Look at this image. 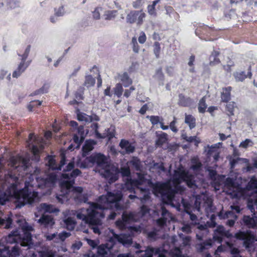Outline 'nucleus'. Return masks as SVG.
I'll use <instances>...</instances> for the list:
<instances>
[{
  "mask_svg": "<svg viewBox=\"0 0 257 257\" xmlns=\"http://www.w3.org/2000/svg\"><path fill=\"white\" fill-rule=\"evenodd\" d=\"M47 165L49 171L45 175L44 177H37L36 173L39 171L36 170L34 174L27 175L29 180L25 182V187L21 190H18L16 186L20 182V174H16L15 170L22 168L24 171H26L28 167L29 160L21 156L12 157L10 159V165L13 168L14 170L9 172L5 174V180L0 189V206L4 205L7 201L11 198L16 200V207L21 208L25 204H32L38 201L39 197L37 192L29 190V186H33L32 181L36 179L37 186L39 188H51L53 187L57 180V176L54 171L61 170L62 167L65 163V158L62 156L60 165L57 166L54 158L51 156L48 157Z\"/></svg>",
  "mask_w": 257,
  "mask_h": 257,
  "instance_id": "nucleus-1",
  "label": "nucleus"
},
{
  "mask_svg": "<svg viewBox=\"0 0 257 257\" xmlns=\"http://www.w3.org/2000/svg\"><path fill=\"white\" fill-rule=\"evenodd\" d=\"M121 198L122 194L119 191L108 192L107 195L100 196L97 203H90L89 208L78 210L77 218L87 224L95 233L100 234L101 219L104 217L105 211L109 208L114 209L116 211L123 209L119 202Z\"/></svg>",
  "mask_w": 257,
  "mask_h": 257,
  "instance_id": "nucleus-2",
  "label": "nucleus"
},
{
  "mask_svg": "<svg viewBox=\"0 0 257 257\" xmlns=\"http://www.w3.org/2000/svg\"><path fill=\"white\" fill-rule=\"evenodd\" d=\"M181 183H184L190 188L195 186L194 176L189 174L182 166L174 171L171 179L164 183H156L154 187V193L156 196L161 197L165 203L174 205L175 194L181 193L184 190V188L180 185Z\"/></svg>",
  "mask_w": 257,
  "mask_h": 257,
  "instance_id": "nucleus-3",
  "label": "nucleus"
},
{
  "mask_svg": "<svg viewBox=\"0 0 257 257\" xmlns=\"http://www.w3.org/2000/svg\"><path fill=\"white\" fill-rule=\"evenodd\" d=\"M74 167V160L69 162L66 168L64 169L65 173L62 174V180L60 183L61 194L57 196L58 200L61 203H63L67 200L69 198H73L78 202H86V198L82 194L83 189L81 187L73 186L74 183V178L81 174V171L78 169H74L70 173L67 172L71 171Z\"/></svg>",
  "mask_w": 257,
  "mask_h": 257,
  "instance_id": "nucleus-4",
  "label": "nucleus"
},
{
  "mask_svg": "<svg viewBox=\"0 0 257 257\" xmlns=\"http://www.w3.org/2000/svg\"><path fill=\"white\" fill-rule=\"evenodd\" d=\"M224 190L232 198L245 199L248 196L247 207L252 213H257V179L252 177L246 188L243 189L232 178L226 179Z\"/></svg>",
  "mask_w": 257,
  "mask_h": 257,
  "instance_id": "nucleus-5",
  "label": "nucleus"
},
{
  "mask_svg": "<svg viewBox=\"0 0 257 257\" xmlns=\"http://www.w3.org/2000/svg\"><path fill=\"white\" fill-rule=\"evenodd\" d=\"M88 161L96 165L97 171L109 183L113 182L117 179L118 170L108 163L106 157L103 154H92L88 158Z\"/></svg>",
  "mask_w": 257,
  "mask_h": 257,
  "instance_id": "nucleus-6",
  "label": "nucleus"
},
{
  "mask_svg": "<svg viewBox=\"0 0 257 257\" xmlns=\"http://www.w3.org/2000/svg\"><path fill=\"white\" fill-rule=\"evenodd\" d=\"M18 222L21 223L20 224L21 228L13 231L5 238L2 239L0 241L2 244H5V242L7 244L18 243L23 246H30L32 243L31 232L33 230V228L25 220H20Z\"/></svg>",
  "mask_w": 257,
  "mask_h": 257,
  "instance_id": "nucleus-7",
  "label": "nucleus"
},
{
  "mask_svg": "<svg viewBox=\"0 0 257 257\" xmlns=\"http://www.w3.org/2000/svg\"><path fill=\"white\" fill-rule=\"evenodd\" d=\"M148 212L149 209L145 205H143L141 208V213H139L138 216H140V214L144 216ZM138 218V215L133 212L127 213L124 212L122 215L121 219L117 220L115 224L116 226L120 229L128 228L132 235H134L136 234L141 232L142 227L140 226H130L128 224L137 221Z\"/></svg>",
  "mask_w": 257,
  "mask_h": 257,
  "instance_id": "nucleus-8",
  "label": "nucleus"
},
{
  "mask_svg": "<svg viewBox=\"0 0 257 257\" xmlns=\"http://www.w3.org/2000/svg\"><path fill=\"white\" fill-rule=\"evenodd\" d=\"M138 179L131 180L130 185L133 187H135L134 193L139 195L138 197L135 195H130L129 198L133 199L136 198L140 199L142 204H144L147 203L150 199V193L146 189L143 188L141 186L146 183H149V181L145 179L144 175L140 173H137Z\"/></svg>",
  "mask_w": 257,
  "mask_h": 257,
  "instance_id": "nucleus-9",
  "label": "nucleus"
},
{
  "mask_svg": "<svg viewBox=\"0 0 257 257\" xmlns=\"http://www.w3.org/2000/svg\"><path fill=\"white\" fill-rule=\"evenodd\" d=\"M144 257H187L182 254L180 248L175 247L172 249L169 253L166 250L164 252H162V249L160 248L148 247L144 254ZM118 257H130L128 254H119Z\"/></svg>",
  "mask_w": 257,
  "mask_h": 257,
  "instance_id": "nucleus-10",
  "label": "nucleus"
},
{
  "mask_svg": "<svg viewBox=\"0 0 257 257\" xmlns=\"http://www.w3.org/2000/svg\"><path fill=\"white\" fill-rule=\"evenodd\" d=\"M195 209L198 212L201 208H204L208 217L209 213L212 212L214 209L212 205V199L206 194L202 193L196 196L194 203Z\"/></svg>",
  "mask_w": 257,
  "mask_h": 257,
  "instance_id": "nucleus-11",
  "label": "nucleus"
},
{
  "mask_svg": "<svg viewBox=\"0 0 257 257\" xmlns=\"http://www.w3.org/2000/svg\"><path fill=\"white\" fill-rule=\"evenodd\" d=\"M27 143L34 156V159L38 161V155L40 151L43 148V139L34 137L33 134H30Z\"/></svg>",
  "mask_w": 257,
  "mask_h": 257,
  "instance_id": "nucleus-12",
  "label": "nucleus"
},
{
  "mask_svg": "<svg viewBox=\"0 0 257 257\" xmlns=\"http://www.w3.org/2000/svg\"><path fill=\"white\" fill-rule=\"evenodd\" d=\"M112 247L111 244H102L98 247V255H96L94 252L90 251L82 257H110L111 254V249Z\"/></svg>",
  "mask_w": 257,
  "mask_h": 257,
  "instance_id": "nucleus-13",
  "label": "nucleus"
},
{
  "mask_svg": "<svg viewBox=\"0 0 257 257\" xmlns=\"http://www.w3.org/2000/svg\"><path fill=\"white\" fill-rule=\"evenodd\" d=\"M146 16V14L143 11H133L127 15L126 21L127 23H136L137 25L140 26L143 24Z\"/></svg>",
  "mask_w": 257,
  "mask_h": 257,
  "instance_id": "nucleus-14",
  "label": "nucleus"
},
{
  "mask_svg": "<svg viewBox=\"0 0 257 257\" xmlns=\"http://www.w3.org/2000/svg\"><path fill=\"white\" fill-rule=\"evenodd\" d=\"M237 156L236 151L234 150L233 156L228 157L231 169H233L237 164H245L246 167L244 168V170H245L246 172L250 171L252 167L249 165V161L246 159L238 158Z\"/></svg>",
  "mask_w": 257,
  "mask_h": 257,
  "instance_id": "nucleus-15",
  "label": "nucleus"
},
{
  "mask_svg": "<svg viewBox=\"0 0 257 257\" xmlns=\"http://www.w3.org/2000/svg\"><path fill=\"white\" fill-rule=\"evenodd\" d=\"M230 208L231 209V211H228L225 213H223V211H221L218 214V216L221 219L231 218L232 219H229L227 221V224L229 226H232L234 224L235 219L236 218V216L234 215L233 211H235L236 213H239L240 208L238 206L233 205H231Z\"/></svg>",
  "mask_w": 257,
  "mask_h": 257,
  "instance_id": "nucleus-16",
  "label": "nucleus"
},
{
  "mask_svg": "<svg viewBox=\"0 0 257 257\" xmlns=\"http://www.w3.org/2000/svg\"><path fill=\"white\" fill-rule=\"evenodd\" d=\"M215 217L216 216L214 214H211L210 220L207 221L206 224H199L198 225L197 228L201 231L200 233L196 234V237L198 239L202 240L203 236L208 233V227H213L216 225V222H215Z\"/></svg>",
  "mask_w": 257,
  "mask_h": 257,
  "instance_id": "nucleus-17",
  "label": "nucleus"
},
{
  "mask_svg": "<svg viewBox=\"0 0 257 257\" xmlns=\"http://www.w3.org/2000/svg\"><path fill=\"white\" fill-rule=\"evenodd\" d=\"M70 235V232L63 231L59 233L57 232L53 233H46L45 234L44 237L48 241H53L55 243H60L64 241Z\"/></svg>",
  "mask_w": 257,
  "mask_h": 257,
  "instance_id": "nucleus-18",
  "label": "nucleus"
},
{
  "mask_svg": "<svg viewBox=\"0 0 257 257\" xmlns=\"http://www.w3.org/2000/svg\"><path fill=\"white\" fill-rule=\"evenodd\" d=\"M70 125L76 129L77 133L74 134L73 140L75 143L77 144L78 147L80 144L83 141L87 132H85L84 127L80 126L77 128V123L74 121H71Z\"/></svg>",
  "mask_w": 257,
  "mask_h": 257,
  "instance_id": "nucleus-19",
  "label": "nucleus"
},
{
  "mask_svg": "<svg viewBox=\"0 0 257 257\" xmlns=\"http://www.w3.org/2000/svg\"><path fill=\"white\" fill-rule=\"evenodd\" d=\"M222 143H218L210 146H207L205 148V152L206 153V155L209 158L212 157L214 162H217L219 160L220 153L219 149Z\"/></svg>",
  "mask_w": 257,
  "mask_h": 257,
  "instance_id": "nucleus-20",
  "label": "nucleus"
},
{
  "mask_svg": "<svg viewBox=\"0 0 257 257\" xmlns=\"http://www.w3.org/2000/svg\"><path fill=\"white\" fill-rule=\"evenodd\" d=\"M19 254V248L15 245L11 251L6 244H2L0 242V257H16Z\"/></svg>",
  "mask_w": 257,
  "mask_h": 257,
  "instance_id": "nucleus-21",
  "label": "nucleus"
},
{
  "mask_svg": "<svg viewBox=\"0 0 257 257\" xmlns=\"http://www.w3.org/2000/svg\"><path fill=\"white\" fill-rule=\"evenodd\" d=\"M236 238L243 240V245L248 248L251 243L253 242L256 239L254 236L248 232L240 231L235 234Z\"/></svg>",
  "mask_w": 257,
  "mask_h": 257,
  "instance_id": "nucleus-22",
  "label": "nucleus"
},
{
  "mask_svg": "<svg viewBox=\"0 0 257 257\" xmlns=\"http://www.w3.org/2000/svg\"><path fill=\"white\" fill-rule=\"evenodd\" d=\"M231 236V234L228 230H226L223 226L219 225L214 231L213 238L215 240L220 243L223 238H229Z\"/></svg>",
  "mask_w": 257,
  "mask_h": 257,
  "instance_id": "nucleus-23",
  "label": "nucleus"
},
{
  "mask_svg": "<svg viewBox=\"0 0 257 257\" xmlns=\"http://www.w3.org/2000/svg\"><path fill=\"white\" fill-rule=\"evenodd\" d=\"M119 146L121 148L120 153L122 155L132 153L135 149V147L132 143L123 139L120 141Z\"/></svg>",
  "mask_w": 257,
  "mask_h": 257,
  "instance_id": "nucleus-24",
  "label": "nucleus"
},
{
  "mask_svg": "<svg viewBox=\"0 0 257 257\" xmlns=\"http://www.w3.org/2000/svg\"><path fill=\"white\" fill-rule=\"evenodd\" d=\"M161 209L162 217L157 220V223L159 226H163L165 224L166 222H169L172 220L173 218L164 207L162 206Z\"/></svg>",
  "mask_w": 257,
  "mask_h": 257,
  "instance_id": "nucleus-25",
  "label": "nucleus"
},
{
  "mask_svg": "<svg viewBox=\"0 0 257 257\" xmlns=\"http://www.w3.org/2000/svg\"><path fill=\"white\" fill-rule=\"evenodd\" d=\"M38 222L47 228H52L55 224L54 220L51 216L44 214L38 220Z\"/></svg>",
  "mask_w": 257,
  "mask_h": 257,
  "instance_id": "nucleus-26",
  "label": "nucleus"
},
{
  "mask_svg": "<svg viewBox=\"0 0 257 257\" xmlns=\"http://www.w3.org/2000/svg\"><path fill=\"white\" fill-rule=\"evenodd\" d=\"M111 231L114 238L116 239L119 242L122 243L124 245H128L132 243V238L130 235L125 234H121L118 235L115 234L112 230Z\"/></svg>",
  "mask_w": 257,
  "mask_h": 257,
  "instance_id": "nucleus-27",
  "label": "nucleus"
},
{
  "mask_svg": "<svg viewBox=\"0 0 257 257\" xmlns=\"http://www.w3.org/2000/svg\"><path fill=\"white\" fill-rule=\"evenodd\" d=\"M38 211L42 215L45 213L56 212L58 210L52 205L41 203L37 207Z\"/></svg>",
  "mask_w": 257,
  "mask_h": 257,
  "instance_id": "nucleus-28",
  "label": "nucleus"
},
{
  "mask_svg": "<svg viewBox=\"0 0 257 257\" xmlns=\"http://www.w3.org/2000/svg\"><path fill=\"white\" fill-rule=\"evenodd\" d=\"M115 79L118 81H121L123 86L125 87H128L129 85L132 84L133 81L130 78L127 73L122 72L118 74L115 77Z\"/></svg>",
  "mask_w": 257,
  "mask_h": 257,
  "instance_id": "nucleus-29",
  "label": "nucleus"
},
{
  "mask_svg": "<svg viewBox=\"0 0 257 257\" xmlns=\"http://www.w3.org/2000/svg\"><path fill=\"white\" fill-rule=\"evenodd\" d=\"M92 127L94 129H95L96 135L97 137H98V138H104L107 137L109 139H110L113 138L114 136V134L112 132L113 131V129H112L111 130L108 129L107 131H106L105 133H104L102 135H101V134L99 133L97 131V123H92Z\"/></svg>",
  "mask_w": 257,
  "mask_h": 257,
  "instance_id": "nucleus-30",
  "label": "nucleus"
},
{
  "mask_svg": "<svg viewBox=\"0 0 257 257\" xmlns=\"http://www.w3.org/2000/svg\"><path fill=\"white\" fill-rule=\"evenodd\" d=\"M243 221L245 224L249 228L257 227V218L256 217H251L249 216H245Z\"/></svg>",
  "mask_w": 257,
  "mask_h": 257,
  "instance_id": "nucleus-31",
  "label": "nucleus"
},
{
  "mask_svg": "<svg viewBox=\"0 0 257 257\" xmlns=\"http://www.w3.org/2000/svg\"><path fill=\"white\" fill-rule=\"evenodd\" d=\"M95 144L94 141H86L82 148L83 156H86L89 152L91 151Z\"/></svg>",
  "mask_w": 257,
  "mask_h": 257,
  "instance_id": "nucleus-32",
  "label": "nucleus"
},
{
  "mask_svg": "<svg viewBox=\"0 0 257 257\" xmlns=\"http://www.w3.org/2000/svg\"><path fill=\"white\" fill-rule=\"evenodd\" d=\"M12 224V219L10 217H3L2 211H0V226L9 228Z\"/></svg>",
  "mask_w": 257,
  "mask_h": 257,
  "instance_id": "nucleus-33",
  "label": "nucleus"
},
{
  "mask_svg": "<svg viewBox=\"0 0 257 257\" xmlns=\"http://www.w3.org/2000/svg\"><path fill=\"white\" fill-rule=\"evenodd\" d=\"M212 246V240L209 239L202 243H198L196 247L198 251L202 252L204 250L210 248Z\"/></svg>",
  "mask_w": 257,
  "mask_h": 257,
  "instance_id": "nucleus-34",
  "label": "nucleus"
},
{
  "mask_svg": "<svg viewBox=\"0 0 257 257\" xmlns=\"http://www.w3.org/2000/svg\"><path fill=\"white\" fill-rule=\"evenodd\" d=\"M231 87H228L222 89L221 92V99L223 101L227 102L230 99Z\"/></svg>",
  "mask_w": 257,
  "mask_h": 257,
  "instance_id": "nucleus-35",
  "label": "nucleus"
},
{
  "mask_svg": "<svg viewBox=\"0 0 257 257\" xmlns=\"http://www.w3.org/2000/svg\"><path fill=\"white\" fill-rule=\"evenodd\" d=\"M117 15V11L116 10L106 11L103 14L105 20H112L114 19Z\"/></svg>",
  "mask_w": 257,
  "mask_h": 257,
  "instance_id": "nucleus-36",
  "label": "nucleus"
},
{
  "mask_svg": "<svg viewBox=\"0 0 257 257\" xmlns=\"http://www.w3.org/2000/svg\"><path fill=\"white\" fill-rule=\"evenodd\" d=\"M185 122L189 125L190 129L195 126V119L191 115H185Z\"/></svg>",
  "mask_w": 257,
  "mask_h": 257,
  "instance_id": "nucleus-37",
  "label": "nucleus"
},
{
  "mask_svg": "<svg viewBox=\"0 0 257 257\" xmlns=\"http://www.w3.org/2000/svg\"><path fill=\"white\" fill-rule=\"evenodd\" d=\"M236 107V106L234 102H229L226 104V110L227 114L229 116L234 115V110Z\"/></svg>",
  "mask_w": 257,
  "mask_h": 257,
  "instance_id": "nucleus-38",
  "label": "nucleus"
},
{
  "mask_svg": "<svg viewBox=\"0 0 257 257\" xmlns=\"http://www.w3.org/2000/svg\"><path fill=\"white\" fill-rule=\"evenodd\" d=\"M159 0H156L153 2L152 4L148 5L147 7L148 13L150 15L155 16L156 15V12L155 10V6L159 2Z\"/></svg>",
  "mask_w": 257,
  "mask_h": 257,
  "instance_id": "nucleus-39",
  "label": "nucleus"
},
{
  "mask_svg": "<svg viewBox=\"0 0 257 257\" xmlns=\"http://www.w3.org/2000/svg\"><path fill=\"white\" fill-rule=\"evenodd\" d=\"M64 222L67 229L70 230L74 229L75 226V221L73 218L68 217L64 220Z\"/></svg>",
  "mask_w": 257,
  "mask_h": 257,
  "instance_id": "nucleus-40",
  "label": "nucleus"
},
{
  "mask_svg": "<svg viewBox=\"0 0 257 257\" xmlns=\"http://www.w3.org/2000/svg\"><path fill=\"white\" fill-rule=\"evenodd\" d=\"M77 119L79 121L85 122H90L92 120L91 116L81 112L77 113Z\"/></svg>",
  "mask_w": 257,
  "mask_h": 257,
  "instance_id": "nucleus-41",
  "label": "nucleus"
},
{
  "mask_svg": "<svg viewBox=\"0 0 257 257\" xmlns=\"http://www.w3.org/2000/svg\"><path fill=\"white\" fill-rule=\"evenodd\" d=\"M201 166V163L199 161L197 157H193L191 159V168L194 171L198 170Z\"/></svg>",
  "mask_w": 257,
  "mask_h": 257,
  "instance_id": "nucleus-42",
  "label": "nucleus"
},
{
  "mask_svg": "<svg viewBox=\"0 0 257 257\" xmlns=\"http://www.w3.org/2000/svg\"><path fill=\"white\" fill-rule=\"evenodd\" d=\"M102 12V8L100 7H96L92 12V18L94 20H98L100 19V15Z\"/></svg>",
  "mask_w": 257,
  "mask_h": 257,
  "instance_id": "nucleus-43",
  "label": "nucleus"
},
{
  "mask_svg": "<svg viewBox=\"0 0 257 257\" xmlns=\"http://www.w3.org/2000/svg\"><path fill=\"white\" fill-rule=\"evenodd\" d=\"M206 97L204 96L199 101L198 103V110L200 113H204L207 108V105L205 103Z\"/></svg>",
  "mask_w": 257,
  "mask_h": 257,
  "instance_id": "nucleus-44",
  "label": "nucleus"
},
{
  "mask_svg": "<svg viewBox=\"0 0 257 257\" xmlns=\"http://www.w3.org/2000/svg\"><path fill=\"white\" fill-rule=\"evenodd\" d=\"M253 145V143L252 140L250 139H246L240 143L239 147L243 149H247L248 147H252Z\"/></svg>",
  "mask_w": 257,
  "mask_h": 257,
  "instance_id": "nucleus-45",
  "label": "nucleus"
},
{
  "mask_svg": "<svg viewBox=\"0 0 257 257\" xmlns=\"http://www.w3.org/2000/svg\"><path fill=\"white\" fill-rule=\"evenodd\" d=\"M123 90L122 84L118 83L114 88V94L118 97H120L122 94Z\"/></svg>",
  "mask_w": 257,
  "mask_h": 257,
  "instance_id": "nucleus-46",
  "label": "nucleus"
},
{
  "mask_svg": "<svg viewBox=\"0 0 257 257\" xmlns=\"http://www.w3.org/2000/svg\"><path fill=\"white\" fill-rule=\"evenodd\" d=\"M154 77L155 79L158 80V81H160L162 83V84H163V81L164 80V74L162 72V70L161 68H159L157 70H156L155 74L154 76Z\"/></svg>",
  "mask_w": 257,
  "mask_h": 257,
  "instance_id": "nucleus-47",
  "label": "nucleus"
},
{
  "mask_svg": "<svg viewBox=\"0 0 257 257\" xmlns=\"http://www.w3.org/2000/svg\"><path fill=\"white\" fill-rule=\"evenodd\" d=\"M218 53L216 52L212 53L210 57V64L215 65L219 63V60L217 58Z\"/></svg>",
  "mask_w": 257,
  "mask_h": 257,
  "instance_id": "nucleus-48",
  "label": "nucleus"
},
{
  "mask_svg": "<svg viewBox=\"0 0 257 257\" xmlns=\"http://www.w3.org/2000/svg\"><path fill=\"white\" fill-rule=\"evenodd\" d=\"M95 80L91 76L88 75L85 78L84 85L87 87H89L94 85Z\"/></svg>",
  "mask_w": 257,
  "mask_h": 257,
  "instance_id": "nucleus-49",
  "label": "nucleus"
},
{
  "mask_svg": "<svg viewBox=\"0 0 257 257\" xmlns=\"http://www.w3.org/2000/svg\"><path fill=\"white\" fill-rule=\"evenodd\" d=\"M30 65L29 62L24 61L21 60V62L18 65L17 68L23 73L26 70L27 67Z\"/></svg>",
  "mask_w": 257,
  "mask_h": 257,
  "instance_id": "nucleus-50",
  "label": "nucleus"
},
{
  "mask_svg": "<svg viewBox=\"0 0 257 257\" xmlns=\"http://www.w3.org/2000/svg\"><path fill=\"white\" fill-rule=\"evenodd\" d=\"M153 47L154 53L156 57L158 58L161 52L160 44L158 42H156L154 43Z\"/></svg>",
  "mask_w": 257,
  "mask_h": 257,
  "instance_id": "nucleus-51",
  "label": "nucleus"
},
{
  "mask_svg": "<svg viewBox=\"0 0 257 257\" xmlns=\"http://www.w3.org/2000/svg\"><path fill=\"white\" fill-rule=\"evenodd\" d=\"M131 45L132 46V48L134 52H135V53H138L140 51V46L138 45L137 38L136 37H134L132 38Z\"/></svg>",
  "mask_w": 257,
  "mask_h": 257,
  "instance_id": "nucleus-52",
  "label": "nucleus"
},
{
  "mask_svg": "<svg viewBox=\"0 0 257 257\" xmlns=\"http://www.w3.org/2000/svg\"><path fill=\"white\" fill-rule=\"evenodd\" d=\"M146 3V0H134L132 2V6L136 9H141Z\"/></svg>",
  "mask_w": 257,
  "mask_h": 257,
  "instance_id": "nucleus-53",
  "label": "nucleus"
},
{
  "mask_svg": "<svg viewBox=\"0 0 257 257\" xmlns=\"http://www.w3.org/2000/svg\"><path fill=\"white\" fill-rule=\"evenodd\" d=\"M40 255L41 257H56V252L52 250H48L40 252Z\"/></svg>",
  "mask_w": 257,
  "mask_h": 257,
  "instance_id": "nucleus-54",
  "label": "nucleus"
},
{
  "mask_svg": "<svg viewBox=\"0 0 257 257\" xmlns=\"http://www.w3.org/2000/svg\"><path fill=\"white\" fill-rule=\"evenodd\" d=\"M167 135L163 133L159 136L158 140L156 142V144L158 146H161L167 141Z\"/></svg>",
  "mask_w": 257,
  "mask_h": 257,
  "instance_id": "nucleus-55",
  "label": "nucleus"
},
{
  "mask_svg": "<svg viewBox=\"0 0 257 257\" xmlns=\"http://www.w3.org/2000/svg\"><path fill=\"white\" fill-rule=\"evenodd\" d=\"M226 243L230 248V251L233 255L232 257H241L238 254L239 250L237 248L232 247V244L228 242H227Z\"/></svg>",
  "mask_w": 257,
  "mask_h": 257,
  "instance_id": "nucleus-56",
  "label": "nucleus"
},
{
  "mask_svg": "<svg viewBox=\"0 0 257 257\" xmlns=\"http://www.w3.org/2000/svg\"><path fill=\"white\" fill-rule=\"evenodd\" d=\"M182 137L183 139L185 140L186 141L188 142H192L193 141H195L196 145H197V144L200 142L199 141L197 140V137L195 136L188 137L187 136L186 134H182Z\"/></svg>",
  "mask_w": 257,
  "mask_h": 257,
  "instance_id": "nucleus-57",
  "label": "nucleus"
},
{
  "mask_svg": "<svg viewBox=\"0 0 257 257\" xmlns=\"http://www.w3.org/2000/svg\"><path fill=\"white\" fill-rule=\"evenodd\" d=\"M195 62V56H191L189 58V61L188 62V65L190 67L189 71L191 73L195 72V69L194 67V63Z\"/></svg>",
  "mask_w": 257,
  "mask_h": 257,
  "instance_id": "nucleus-58",
  "label": "nucleus"
},
{
  "mask_svg": "<svg viewBox=\"0 0 257 257\" xmlns=\"http://www.w3.org/2000/svg\"><path fill=\"white\" fill-rule=\"evenodd\" d=\"M234 76L236 81H242L245 78H246V76L243 72H236L234 74Z\"/></svg>",
  "mask_w": 257,
  "mask_h": 257,
  "instance_id": "nucleus-59",
  "label": "nucleus"
},
{
  "mask_svg": "<svg viewBox=\"0 0 257 257\" xmlns=\"http://www.w3.org/2000/svg\"><path fill=\"white\" fill-rule=\"evenodd\" d=\"M7 5L11 9H14L20 6L18 0H7Z\"/></svg>",
  "mask_w": 257,
  "mask_h": 257,
  "instance_id": "nucleus-60",
  "label": "nucleus"
},
{
  "mask_svg": "<svg viewBox=\"0 0 257 257\" xmlns=\"http://www.w3.org/2000/svg\"><path fill=\"white\" fill-rule=\"evenodd\" d=\"M140 161L137 158H133L129 163L128 164L130 165H132L134 167H135L137 170H139L140 169Z\"/></svg>",
  "mask_w": 257,
  "mask_h": 257,
  "instance_id": "nucleus-61",
  "label": "nucleus"
},
{
  "mask_svg": "<svg viewBox=\"0 0 257 257\" xmlns=\"http://www.w3.org/2000/svg\"><path fill=\"white\" fill-rule=\"evenodd\" d=\"M147 117L148 119H149V120H150V121L153 125H155V124H158V123L161 122L160 121L161 118L158 116H154V115L147 116Z\"/></svg>",
  "mask_w": 257,
  "mask_h": 257,
  "instance_id": "nucleus-62",
  "label": "nucleus"
},
{
  "mask_svg": "<svg viewBox=\"0 0 257 257\" xmlns=\"http://www.w3.org/2000/svg\"><path fill=\"white\" fill-rule=\"evenodd\" d=\"M65 13V11L63 6H60L55 9V14L56 16L62 17L64 15Z\"/></svg>",
  "mask_w": 257,
  "mask_h": 257,
  "instance_id": "nucleus-63",
  "label": "nucleus"
},
{
  "mask_svg": "<svg viewBox=\"0 0 257 257\" xmlns=\"http://www.w3.org/2000/svg\"><path fill=\"white\" fill-rule=\"evenodd\" d=\"M192 225L189 223L184 224L181 227V230L185 233H189L191 232Z\"/></svg>",
  "mask_w": 257,
  "mask_h": 257,
  "instance_id": "nucleus-64",
  "label": "nucleus"
}]
</instances>
